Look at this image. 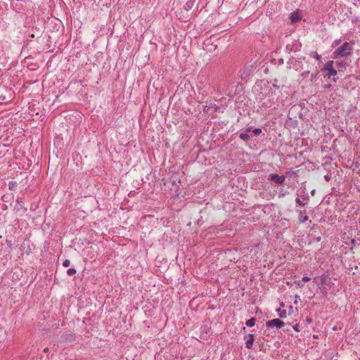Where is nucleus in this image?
I'll return each mask as SVG.
<instances>
[{"mask_svg":"<svg viewBox=\"0 0 360 360\" xmlns=\"http://www.w3.org/2000/svg\"><path fill=\"white\" fill-rule=\"evenodd\" d=\"M354 44V40H351L349 42H345L332 53L331 58L338 59L351 56L353 53V45Z\"/></svg>","mask_w":360,"mask_h":360,"instance_id":"nucleus-1","label":"nucleus"},{"mask_svg":"<svg viewBox=\"0 0 360 360\" xmlns=\"http://www.w3.org/2000/svg\"><path fill=\"white\" fill-rule=\"evenodd\" d=\"M252 65L249 64L243 66V68L239 72L241 79L246 80L248 78V77L252 74Z\"/></svg>","mask_w":360,"mask_h":360,"instance_id":"nucleus-2","label":"nucleus"},{"mask_svg":"<svg viewBox=\"0 0 360 360\" xmlns=\"http://www.w3.org/2000/svg\"><path fill=\"white\" fill-rule=\"evenodd\" d=\"M286 325L290 326V323H284L279 319H274L272 320L268 321L266 323V326L269 328H273V327H276L277 328H281L282 327H283L284 326H286Z\"/></svg>","mask_w":360,"mask_h":360,"instance_id":"nucleus-3","label":"nucleus"},{"mask_svg":"<svg viewBox=\"0 0 360 360\" xmlns=\"http://www.w3.org/2000/svg\"><path fill=\"white\" fill-rule=\"evenodd\" d=\"M268 180L274 181L278 185H282L285 180V176L284 175L279 176L276 174H270L268 176Z\"/></svg>","mask_w":360,"mask_h":360,"instance_id":"nucleus-4","label":"nucleus"},{"mask_svg":"<svg viewBox=\"0 0 360 360\" xmlns=\"http://www.w3.org/2000/svg\"><path fill=\"white\" fill-rule=\"evenodd\" d=\"M333 63L334 62L333 60H329L325 64L323 68V70L328 71L329 77L337 75V70L333 68Z\"/></svg>","mask_w":360,"mask_h":360,"instance_id":"nucleus-5","label":"nucleus"},{"mask_svg":"<svg viewBox=\"0 0 360 360\" xmlns=\"http://www.w3.org/2000/svg\"><path fill=\"white\" fill-rule=\"evenodd\" d=\"M245 338L246 339L245 347L248 349H251L255 340V335L253 334H248L245 336Z\"/></svg>","mask_w":360,"mask_h":360,"instance_id":"nucleus-6","label":"nucleus"},{"mask_svg":"<svg viewBox=\"0 0 360 360\" xmlns=\"http://www.w3.org/2000/svg\"><path fill=\"white\" fill-rule=\"evenodd\" d=\"M298 213H299V221L300 223H304L306 222L308 219H309V217L306 214V212L305 211H302V210H300V211H297Z\"/></svg>","mask_w":360,"mask_h":360,"instance_id":"nucleus-7","label":"nucleus"},{"mask_svg":"<svg viewBox=\"0 0 360 360\" xmlns=\"http://www.w3.org/2000/svg\"><path fill=\"white\" fill-rule=\"evenodd\" d=\"M290 20L292 23H295L301 20V17L297 12H292L290 14Z\"/></svg>","mask_w":360,"mask_h":360,"instance_id":"nucleus-8","label":"nucleus"},{"mask_svg":"<svg viewBox=\"0 0 360 360\" xmlns=\"http://www.w3.org/2000/svg\"><path fill=\"white\" fill-rule=\"evenodd\" d=\"M22 208H23V200L22 198H18L16 200V203L14 206V209L16 211H20Z\"/></svg>","mask_w":360,"mask_h":360,"instance_id":"nucleus-9","label":"nucleus"},{"mask_svg":"<svg viewBox=\"0 0 360 360\" xmlns=\"http://www.w3.org/2000/svg\"><path fill=\"white\" fill-rule=\"evenodd\" d=\"M255 321H256V319L255 318H251V319H248V321H246L245 325L248 327H252V326H255Z\"/></svg>","mask_w":360,"mask_h":360,"instance_id":"nucleus-10","label":"nucleus"},{"mask_svg":"<svg viewBox=\"0 0 360 360\" xmlns=\"http://www.w3.org/2000/svg\"><path fill=\"white\" fill-rule=\"evenodd\" d=\"M277 312L281 319H285L287 316V313L285 310L278 309Z\"/></svg>","mask_w":360,"mask_h":360,"instance_id":"nucleus-11","label":"nucleus"},{"mask_svg":"<svg viewBox=\"0 0 360 360\" xmlns=\"http://www.w3.org/2000/svg\"><path fill=\"white\" fill-rule=\"evenodd\" d=\"M239 137L245 141H247L250 139V135L246 132V133H240V135H239Z\"/></svg>","mask_w":360,"mask_h":360,"instance_id":"nucleus-12","label":"nucleus"},{"mask_svg":"<svg viewBox=\"0 0 360 360\" xmlns=\"http://www.w3.org/2000/svg\"><path fill=\"white\" fill-rule=\"evenodd\" d=\"M309 56L312 58L317 59V60H319L320 58V56L319 55V53L316 51H311L309 53Z\"/></svg>","mask_w":360,"mask_h":360,"instance_id":"nucleus-13","label":"nucleus"},{"mask_svg":"<svg viewBox=\"0 0 360 360\" xmlns=\"http://www.w3.org/2000/svg\"><path fill=\"white\" fill-rule=\"evenodd\" d=\"M76 272H77V271L75 269L71 268L67 271V274L68 276H73L76 274Z\"/></svg>","mask_w":360,"mask_h":360,"instance_id":"nucleus-14","label":"nucleus"},{"mask_svg":"<svg viewBox=\"0 0 360 360\" xmlns=\"http://www.w3.org/2000/svg\"><path fill=\"white\" fill-rule=\"evenodd\" d=\"M336 63H337V65L338 67H340V68H345V65H346V63L345 61H343V60H342V61H337Z\"/></svg>","mask_w":360,"mask_h":360,"instance_id":"nucleus-15","label":"nucleus"},{"mask_svg":"<svg viewBox=\"0 0 360 360\" xmlns=\"http://www.w3.org/2000/svg\"><path fill=\"white\" fill-rule=\"evenodd\" d=\"M252 132L255 136H258L262 133V129L260 128H257L252 130Z\"/></svg>","mask_w":360,"mask_h":360,"instance_id":"nucleus-16","label":"nucleus"},{"mask_svg":"<svg viewBox=\"0 0 360 360\" xmlns=\"http://www.w3.org/2000/svg\"><path fill=\"white\" fill-rule=\"evenodd\" d=\"M295 202H296V203L299 204L300 206H304L306 205V203L301 201V200L299 198H297L295 199Z\"/></svg>","mask_w":360,"mask_h":360,"instance_id":"nucleus-17","label":"nucleus"},{"mask_svg":"<svg viewBox=\"0 0 360 360\" xmlns=\"http://www.w3.org/2000/svg\"><path fill=\"white\" fill-rule=\"evenodd\" d=\"M70 264V261L69 259H65L63 262V266L64 267H68L69 266Z\"/></svg>","mask_w":360,"mask_h":360,"instance_id":"nucleus-18","label":"nucleus"},{"mask_svg":"<svg viewBox=\"0 0 360 360\" xmlns=\"http://www.w3.org/2000/svg\"><path fill=\"white\" fill-rule=\"evenodd\" d=\"M319 74V72H316L315 74H312L310 78L311 82H314L315 79L316 78L317 75Z\"/></svg>","mask_w":360,"mask_h":360,"instance_id":"nucleus-19","label":"nucleus"},{"mask_svg":"<svg viewBox=\"0 0 360 360\" xmlns=\"http://www.w3.org/2000/svg\"><path fill=\"white\" fill-rule=\"evenodd\" d=\"M341 41V39H336L333 41V44H332V46L334 47L335 46H337L338 44H339Z\"/></svg>","mask_w":360,"mask_h":360,"instance_id":"nucleus-20","label":"nucleus"},{"mask_svg":"<svg viewBox=\"0 0 360 360\" xmlns=\"http://www.w3.org/2000/svg\"><path fill=\"white\" fill-rule=\"evenodd\" d=\"M16 186V183H15V182H12V181H11V182L9 183V188H10V190L13 189V188L14 186Z\"/></svg>","mask_w":360,"mask_h":360,"instance_id":"nucleus-21","label":"nucleus"},{"mask_svg":"<svg viewBox=\"0 0 360 360\" xmlns=\"http://www.w3.org/2000/svg\"><path fill=\"white\" fill-rule=\"evenodd\" d=\"M310 279H311V278H310L309 276H304V277L302 278V281H304V282H307V281H310Z\"/></svg>","mask_w":360,"mask_h":360,"instance_id":"nucleus-22","label":"nucleus"},{"mask_svg":"<svg viewBox=\"0 0 360 360\" xmlns=\"http://www.w3.org/2000/svg\"><path fill=\"white\" fill-rule=\"evenodd\" d=\"M309 74V71L307 70L302 72V76L304 77H307L308 75Z\"/></svg>","mask_w":360,"mask_h":360,"instance_id":"nucleus-23","label":"nucleus"},{"mask_svg":"<svg viewBox=\"0 0 360 360\" xmlns=\"http://www.w3.org/2000/svg\"><path fill=\"white\" fill-rule=\"evenodd\" d=\"M293 329L297 331V332H299L300 331V329H299V325L298 324H296L295 326H293Z\"/></svg>","mask_w":360,"mask_h":360,"instance_id":"nucleus-24","label":"nucleus"},{"mask_svg":"<svg viewBox=\"0 0 360 360\" xmlns=\"http://www.w3.org/2000/svg\"><path fill=\"white\" fill-rule=\"evenodd\" d=\"M252 127H248V128L245 129L246 132L248 133V132H250V131H252Z\"/></svg>","mask_w":360,"mask_h":360,"instance_id":"nucleus-25","label":"nucleus"},{"mask_svg":"<svg viewBox=\"0 0 360 360\" xmlns=\"http://www.w3.org/2000/svg\"><path fill=\"white\" fill-rule=\"evenodd\" d=\"M315 193H316V190H315V189H314V190H312V191H311V194L312 195H314Z\"/></svg>","mask_w":360,"mask_h":360,"instance_id":"nucleus-26","label":"nucleus"},{"mask_svg":"<svg viewBox=\"0 0 360 360\" xmlns=\"http://www.w3.org/2000/svg\"><path fill=\"white\" fill-rule=\"evenodd\" d=\"M307 321L308 323H311L312 321L311 319V318H307Z\"/></svg>","mask_w":360,"mask_h":360,"instance_id":"nucleus-27","label":"nucleus"},{"mask_svg":"<svg viewBox=\"0 0 360 360\" xmlns=\"http://www.w3.org/2000/svg\"><path fill=\"white\" fill-rule=\"evenodd\" d=\"M321 238L320 236H319V237H317V238H316V240L317 242H319V241L321 240Z\"/></svg>","mask_w":360,"mask_h":360,"instance_id":"nucleus-28","label":"nucleus"},{"mask_svg":"<svg viewBox=\"0 0 360 360\" xmlns=\"http://www.w3.org/2000/svg\"><path fill=\"white\" fill-rule=\"evenodd\" d=\"M295 297H296V299H299L300 298V297L298 295H296ZM297 300H295V304H297Z\"/></svg>","mask_w":360,"mask_h":360,"instance_id":"nucleus-29","label":"nucleus"},{"mask_svg":"<svg viewBox=\"0 0 360 360\" xmlns=\"http://www.w3.org/2000/svg\"><path fill=\"white\" fill-rule=\"evenodd\" d=\"M324 178H325V179H326L327 181H328V180L330 179V177H329L328 176H327V175H326V176H324Z\"/></svg>","mask_w":360,"mask_h":360,"instance_id":"nucleus-30","label":"nucleus"},{"mask_svg":"<svg viewBox=\"0 0 360 360\" xmlns=\"http://www.w3.org/2000/svg\"><path fill=\"white\" fill-rule=\"evenodd\" d=\"M279 63H283V58H281V59L279 60Z\"/></svg>","mask_w":360,"mask_h":360,"instance_id":"nucleus-31","label":"nucleus"},{"mask_svg":"<svg viewBox=\"0 0 360 360\" xmlns=\"http://www.w3.org/2000/svg\"><path fill=\"white\" fill-rule=\"evenodd\" d=\"M303 198L304 200H308V197H304V196H303V198Z\"/></svg>","mask_w":360,"mask_h":360,"instance_id":"nucleus-32","label":"nucleus"},{"mask_svg":"<svg viewBox=\"0 0 360 360\" xmlns=\"http://www.w3.org/2000/svg\"><path fill=\"white\" fill-rule=\"evenodd\" d=\"M297 285H301V282H300V281H298V282H297Z\"/></svg>","mask_w":360,"mask_h":360,"instance_id":"nucleus-33","label":"nucleus"},{"mask_svg":"<svg viewBox=\"0 0 360 360\" xmlns=\"http://www.w3.org/2000/svg\"><path fill=\"white\" fill-rule=\"evenodd\" d=\"M274 86L276 87V88H278V86L277 85H275V84L274 85Z\"/></svg>","mask_w":360,"mask_h":360,"instance_id":"nucleus-34","label":"nucleus"},{"mask_svg":"<svg viewBox=\"0 0 360 360\" xmlns=\"http://www.w3.org/2000/svg\"><path fill=\"white\" fill-rule=\"evenodd\" d=\"M283 306H284L283 303H281V307H283Z\"/></svg>","mask_w":360,"mask_h":360,"instance_id":"nucleus-35","label":"nucleus"},{"mask_svg":"<svg viewBox=\"0 0 360 360\" xmlns=\"http://www.w3.org/2000/svg\"><path fill=\"white\" fill-rule=\"evenodd\" d=\"M335 360H337V359H335Z\"/></svg>","mask_w":360,"mask_h":360,"instance_id":"nucleus-36","label":"nucleus"}]
</instances>
